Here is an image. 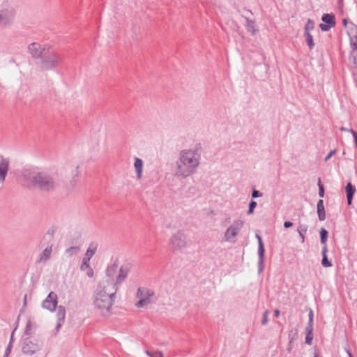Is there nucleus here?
<instances>
[{"mask_svg": "<svg viewBox=\"0 0 357 357\" xmlns=\"http://www.w3.org/2000/svg\"><path fill=\"white\" fill-rule=\"evenodd\" d=\"M98 244L96 242H91L86 251L85 255L92 257L97 251Z\"/></svg>", "mask_w": 357, "mask_h": 357, "instance_id": "20", "label": "nucleus"}, {"mask_svg": "<svg viewBox=\"0 0 357 357\" xmlns=\"http://www.w3.org/2000/svg\"><path fill=\"white\" fill-rule=\"evenodd\" d=\"M343 24H344V25H346V24H347V20H345V19H344V20H343Z\"/></svg>", "mask_w": 357, "mask_h": 357, "instance_id": "57", "label": "nucleus"}, {"mask_svg": "<svg viewBox=\"0 0 357 357\" xmlns=\"http://www.w3.org/2000/svg\"><path fill=\"white\" fill-rule=\"evenodd\" d=\"M318 185H319V195L320 197H323L324 195V186L321 183L320 178H319Z\"/></svg>", "mask_w": 357, "mask_h": 357, "instance_id": "36", "label": "nucleus"}, {"mask_svg": "<svg viewBox=\"0 0 357 357\" xmlns=\"http://www.w3.org/2000/svg\"><path fill=\"white\" fill-rule=\"evenodd\" d=\"M293 225L292 222H289V221H286L284 222V227L285 228H289L291 227V226Z\"/></svg>", "mask_w": 357, "mask_h": 357, "instance_id": "49", "label": "nucleus"}, {"mask_svg": "<svg viewBox=\"0 0 357 357\" xmlns=\"http://www.w3.org/2000/svg\"><path fill=\"white\" fill-rule=\"evenodd\" d=\"M118 287L112 281H102L97 287L93 296V305L104 317H109L112 313L113 305Z\"/></svg>", "mask_w": 357, "mask_h": 357, "instance_id": "2", "label": "nucleus"}, {"mask_svg": "<svg viewBox=\"0 0 357 357\" xmlns=\"http://www.w3.org/2000/svg\"><path fill=\"white\" fill-rule=\"evenodd\" d=\"M348 354H349V357H353V356H352V355H351V354L349 351H348Z\"/></svg>", "mask_w": 357, "mask_h": 357, "instance_id": "58", "label": "nucleus"}, {"mask_svg": "<svg viewBox=\"0 0 357 357\" xmlns=\"http://www.w3.org/2000/svg\"><path fill=\"white\" fill-rule=\"evenodd\" d=\"M135 297L138 298V301L135 303V307L137 308L145 307L155 302L154 291L145 287L137 289Z\"/></svg>", "mask_w": 357, "mask_h": 357, "instance_id": "5", "label": "nucleus"}, {"mask_svg": "<svg viewBox=\"0 0 357 357\" xmlns=\"http://www.w3.org/2000/svg\"><path fill=\"white\" fill-rule=\"evenodd\" d=\"M268 311L264 312L263 318L261 320L262 325H266L268 323Z\"/></svg>", "mask_w": 357, "mask_h": 357, "instance_id": "42", "label": "nucleus"}, {"mask_svg": "<svg viewBox=\"0 0 357 357\" xmlns=\"http://www.w3.org/2000/svg\"><path fill=\"white\" fill-rule=\"evenodd\" d=\"M332 27V26L325 23L319 24V28L322 31H328Z\"/></svg>", "mask_w": 357, "mask_h": 357, "instance_id": "39", "label": "nucleus"}, {"mask_svg": "<svg viewBox=\"0 0 357 357\" xmlns=\"http://www.w3.org/2000/svg\"><path fill=\"white\" fill-rule=\"evenodd\" d=\"M62 56L52 50L49 46L40 58V68L44 70L54 69L62 61Z\"/></svg>", "mask_w": 357, "mask_h": 357, "instance_id": "4", "label": "nucleus"}, {"mask_svg": "<svg viewBox=\"0 0 357 357\" xmlns=\"http://www.w3.org/2000/svg\"><path fill=\"white\" fill-rule=\"evenodd\" d=\"M48 46H42L38 43H32L28 46L29 52L33 58L40 59Z\"/></svg>", "mask_w": 357, "mask_h": 357, "instance_id": "11", "label": "nucleus"}, {"mask_svg": "<svg viewBox=\"0 0 357 357\" xmlns=\"http://www.w3.org/2000/svg\"><path fill=\"white\" fill-rule=\"evenodd\" d=\"M78 169H79V165H76L75 166L74 169L72 172L73 181H71V183H72L73 186L75 185V184H76V183H77V181L78 180V178H79V172Z\"/></svg>", "mask_w": 357, "mask_h": 357, "instance_id": "23", "label": "nucleus"}, {"mask_svg": "<svg viewBox=\"0 0 357 357\" xmlns=\"http://www.w3.org/2000/svg\"><path fill=\"white\" fill-rule=\"evenodd\" d=\"M202 149L196 146L179 151L174 166V176L185 179L195 174L200 166Z\"/></svg>", "mask_w": 357, "mask_h": 357, "instance_id": "1", "label": "nucleus"}, {"mask_svg": "<svg viewBox=\"0 0 357 357\" xmlns=\"http://www.w3.org/2000/svg\"><path fill=\"white\" fill-rule=\"evenodd\" d=\"M345 190L347 192V203L349 205H351L353 196L356 192V188L351 183H348L346 185Z\"/></svg>", "mask_w": 357, "mask_h": 357, "instance_id": "17", "label": "nucleus"}, {"mask_svg": "<svg viewBox=\"0 0 357 357\" xmlns=\"http://www.w3.org/2000/svg\"><path fill=\"white\" fill-rule=\"evenodd\" d=\"M307 325L313 326V319H309Z\"/></svg>", "mask_w": 357, "mask_h": 357, "instance_id": "52", "label": "nucleus"}, {"mask_svg": "<svg viewBox=\"0 0 357 357\" xmlns=\"http://www.w3.org/2000/svg\"><path fill=\"white\" fill-rule=\"evenodd\" d=\"M100 137H101L102 139H105V137L103 135H100Z\"/></svg>", "mask_w": 357, "mask_h": 357, "instance_id": "60", "label": "nucleus"}, {"mask_svg": "<svg viewBox=\"0 0 357 357\" xmlns=\"http://www.w3.org/2000/svg\"><path fill=\"white\" fill-rule=\"evenodd\" d=\"M256 206H257V202L255 201H251L250 202L249 209H248L247 213L248 215L252 214Z\"/></svg>", "mask_w": 357, "mask_h": 357, "instance_id": "34", "label": "nucleus"}, {"mask_svg": "<svg viewBox=\"0 0 357 357\" xmlns=\"http://www.w3.org/2000/svg\"><path fill=\"white\" fill-rule=\"evenodd\" d=\"M26 294L24 295V305H26Z\"/></svg>", "mask_w": 357, "mask_h": 357, "instance_id": "55", "label": "nucleus"}, {"mask_svg": "<svg viewBox=\"0 0 357 357\" xmlns=\"http://www.w3.org/2000/svg\"><path fill=\"white\" fill-rule=\"evenodd\" d=\"M256 238L258 241V251H264V246L261 236L257 234Z\"/></svg>", "mask_w": 357, "mask_h": 357, "instance_id": "33", "label": "nucleus"}, {"mask_svg": "<svg viewBox=\"0 0 357 357\" xmlns=\"http://www.w3.org/2000/svg\"><path fill=\"white\" fill-rule=\"evenodd\" d=\"M314 27V22L309 19L305 26V32L309 33V31L312 30Z\"/></svg>", "mask_w": 357, "mask_h": 357, "instance_id": "32", "label": "nucleus"}, {"mask_svg": "<svg viewBox=\"0 0 357 357\" xmlns=\"http://www.w3.org/2000/svg\"><path fill=\"white\" fill-rule=\"evenodd\" d=\"M87 272H86V275L89 278H92L93 276V270L91 267H89V268H87Z\"/></svg>", "mask_w": 357, "mask_h": 357, "instance_id": "46", "label": "nucleus"}, {"mask_svg": "<svg viewBox=\"0 0 357 357\" xmlns=\"http://www.w3.org/2000/svg\"><path fill=\"white\" fill-rule=\"evenodd\" d=\"M52 252V245L47 246L40 254L38 262L46 263L50 259Z\"/></svg>", "mask_w": 357, "mask_h": 357, "instance_id": "16", "label": "nucleus"}, {"mask_svg": "<svg viewBox=\"0 0 357 357\" xmlns=\"http://www.w3.org/2000/svg\"><path fill=\"white\" fill-rule=\"evenodd\" d=\"M321 243L326 245V241L328 238V231L324 228H321L320 230Z\"/></svg>", "mask_w": 357, "mask_h": 357, "instance_id": "28", "label": "nucleus"}, {"mask_svg": "<svg viewBox=\"0 0 357 357\" xmlns=\"http://www.w3.org/2000/svg\"><path fill=\"white\" fill-rule=\"evenodd\" d=\"M169 245L174 251H182L188 245L185 234L181 231H176L170 238Z\"/></svg>", "mask_w": 357, "mask_h": 357, "instance_id": "6", "label": "nucleus"}, {"mask_svg": "<svg viewBox=\"0 0 357 357\" xmlns=\"http://www.w3.org/2000/svg\"><path fill=\"white\" fill-rule=\"evenodd\" d=\"M349 60L357 68V52H351L349 56Z\"/></svg>", "mask_w": 357, "mask_h": 357, "instance_id": "35", "label": "nucleus"}, {"mask_svg": "<svg viewBox=\"0 0 357 357\" xmlns=\"http://www.w3.org/2000/svg\"><path fill=\"white\" fill-rule=\"evenodd\" d=\"M22 176L27 184L44 191L52 190L56 187L55 176L52 173L25 170Z\"/></svg>", "mask_w": 357, "mask_h": 357, "instance_id": "3", "label": "nucleus"}, {"mask_svg": "<svg viewBox=\"0 0 357 357\" xmlns=\"http://www.w3.org/2000/svg\"><path fill=\"white\" fill-rule=\"evenodd\" d=\"M280 310H275V311H274V315H275L276 317H278L280 315Z\"/></svg>", "mask_w": 357, "mask_h": 357, "instance_id": "51", "label": "nucleus"}, {"mask_svg": "<svg viewBox=\"0 0 357 357\" xmlns=\"http://www.w3.org/2000/svg\"><path fill=\"white\" fill-rule=\"evenodd\" d=\"M57 295L51 291L42 303V307L50 312H54L57 307Z\"/></svg>", "mask_w": 357, "mask_h": 357, "instance_id": "9", "label": "nucleus"}, {"mask_svg": "<svg viewBox=\"0 0 357 357\" xmlns=\"http://www.w3.org/2000/svg\"><path fill=\"white\" fill-rule=\"evenodd\" d=\"M117 268H118V266H117L116 264H114L112 266H110L109 267H108L106 271L107 275L109 278H112L114 277L115 273L116 272Z\"/></svg>", "mask_w": 357, "mask_h": 357, "instance_id": "25", "label": "nucleus"}, {"mask_svg": "<svg viewBox=\"0 0 357 357\" xmlns=\"http://www.w3.org/2000/svg\"><path fill=\"white\" fill-rule=\"evenodd\" d=\"M91 257H88L86 255H84V257H83V259H82V263H84V264H90V260H91Z\"/></svg>", "mask_w": 357, "mask_h": 357, "instance_id": "47", "label": "nucleus"}, {"mask_svg": "<svg viewBox=\"0 0 357 357\" xmlns=\"http://www.w3.org/2000/svg\"><path fill=\"white\" fill-rule=\"evenodd\" d=\"M12 348H13V345L11 344V342H9L8 346H7V348H6V349L5 351L3 357H8L9 356V355L10 354Z\"/></svg>", "mask_w": 357, "mask_h": 357, "instance_id": "38", "label": "nucleus"}, {"mask_svg": "<svg viewBox=\"0 0 357 357\" xmlns=\"http://www.w3.org/2000/svg\"><path fill=\"white\" fill-rule=\"evenodd\" d=\"M66 317V308L63 305H59L57 307L56 312V318H57V324L56 326V331H59L63 325Z\"/></svg>", "mask_w": 357, "mask_h": 357, "instance_id": "14", "label": "nucleus"}, {"mask_svg": "<svg viewBox=\"0 0 357 357\" xmlns=\"http://www.w3.org/2000/svg\"><path fill=\"white\" fill-rule=\"evenodd\" d=\"M308 317H309V319H313V318H314V313L312 310H310L309 312Z\"/></svg>", "mask_w": 357, "mask_h": 357, "instance_id": "50", "label": "nucleus"}, {"mask_svg": "<svg viewBox=\"0 0 357 357\" xmlns=\"http://www.w3.org/2000/svg\"><path fill=\"white\" fill-rule=\"evenodd\" d=\"M134 167L135 169L137 179H141L142 177L144 162L142 159L135 157Z\"/></svg>", "mask_w": 357, "mask_h": 357, "instance_id": "15", "label": "nucleus"}, {"mask_svg": "<svg viewBox=\"0 0 357 357\" xmlns=\"http://www.w3.org/2000/svg\"><path fill=\"white\" fill-rule=\"evenodd\" d=\"M130 272V266L128 264H125L121 266L119 269V274L116 277V281L114 282L113 280H111L117 287V284L122 283L125 281L126 278H127L128 273ZM107 281H110V280H108Z\"/></svg>", "mask_w": 357, "mask_h": 357, "instance_id": "13", "label": "nucleus"}, {"mask_svg": "<svg viewBox=\"0 0 357 357\" xmlns=\"http://www.w3.org/2000/svg\"><path fill=\"white\" fill-rule=\"evenodd\" d=\"M146 354L150 357H162V355L160 352H155L154 354H152L150 351H146Z\"/></svg>", "mask_w": 357, "mask_h": 357, "instance_id": "41", "label": "nucleus"}, {"mask_svg": "<svg viewBox=\"0 0 357 357\" xmlns=\"http://www.w3.org/2000/svg\"><path fill=\"white\" fill-rule=\"evenodd\" d=\"M341 131H347L351 132L354 138L356 146H357V132L352 129H348L344 127L340 128Z\"/></svg>", "mask_w": 357, "mask_h": 357, "instance_id": "31", "label": "nucleus"}, {"mask_svg": "<svg viewBox=\"0 0 357 357\" xmlns=\"http://www.w3.org/2000/svg\"><path fill=\"white\" fill-rule=\"evenodd\" d=\"M258 255H259V262H258L259 271L261 272L263 270V267H264V251H262V250L258 251Z\"/></svg>", "mask_w": 357, "mask_h": 357, "instance_id": "27", "label": "nucleus"}, {"mask_svg": "<svg viewBox=\"0 0 357 357\" xmlns=\"http://www.w3.org/2000/svg\"><path fill=\"white\" fill-rule=\"evenodd\" d=\"M40 349L39 345L33 342L30 338H26L22 344V352L26 355H33Z\"/></svg>", "mask_w": 357, "mask_h": 357, "instance_id": "10", "label": "nucleus"}, {"mask_svg": "<svg viewBox=\"0 0 357 357\" xmlns=\"http://www.w3.org/2000/svg\"><path fill=\"white\" fill-rule=\"evenodd\" d=\"M328 252V249L326 245L324 246L322 249V255L323 259L321 261V264L324 267H331L332 266V264L328 260L326 253Z\"/></svg>", "mask_w": 357, "mask_h": 357, "instance_id": "22", "label": "nucleus"}, {"mask_svg": "<svg viewBox=\"0 0 357 357\" xmlns=\"http://www.w3.org/2000/svg\"><path fill=\"white\" fill-rule=\"evenodd\" d=\"M307 230V227L306 225H301V227L298 229V231L301 238V241L303 243L305 241L304 233H305Z\"/></svg>", "mask_w": 357, "mask_h": 357, "instance_id": "30", "label": "nucleus"}, {"mask_svg": "<svg viewBox=\"0 0 357 357\" xmlns=\"http://www.w3.org/2000/svg\"><path fill=\"white\" fill-rule=\"evenodd\" d=\"M9 159L0 155V183H3L5 181L9 170Z\"/></svg>", "mask_w": 357, "mask_h": 357, "instance_id": "12", "label": "nucleus"}, {"mask_svg": "<svg viewBox=\"0 0 357 357\" xmlns=\"http://www.w3.org/2000/svg\"><path fill=\"white\" fill-rule=\"evenodd\" d=\"M246 20V29L249 32H251L252 33H255V22L248 19V17L245 18Z\"/></svg>", "mask_w": 357, "mask_h": 357, "instance_id": "24", "label": "nucleus"}, {"mask_svg": "<svg viewBox=\"0 0 357 357\" xmlns=\"http://www.w3.org/2000/svg\"><path fill=\"white\" fill-rule=\"evenodd\" d=\"M244 225V222L242 220H236L227 229L224 234V239L225 241L235 243L236 237L238 234L241 229Z\"/></svg>", "mask_w": 357, "mask_h": 357, "instance_id": "7", "label": "nucleus"}, {"mask_svg": "<svg viewBox=\"0 0 357 357\" xmlns=\"http://www.w3.org/2000/svg\"><path fill=\"white\" fill-rule=\"evenodd\" d=\"M47 235L50 236V237L52 238L53 236V231H51L50 230H49Z\"/></svg>", "mask_w": 357, "mask_h": 357, "instance_id": "53", "label": "nucleus"}, {"mask_svg": "<svg viewBox=\"0 0 357 357\" xmlns=\"http://www.w3.org/2000/svg\"><path fill=\"white\" fill-rule=\"evenodd\" d=\"M314 357H319L318 354L315 353Z\"/></svg>", "mask_w": 357, "mask_h": 357, "instance_id": "59", "label": "nucleus"}, {"mask_svg": "<svg viewBox=\"0 0 357 357\" xmlns=\"http://www.w3.org/2000/svg\"><path fill=\"white\" fill-rule=\"evenodd\" d=\"M317 207L319 219L321 221H324L326 219V213L324 206V201L322 199H319L318 201Z\"/></svg>", "mask_w": 357, "mask_h": 357, "instance_id": "18", "label": "nucleus"}, {"mask_svg": "<svg viewBox=\"0 0 357 357\" xmlns=\"http://www.w3.org/2000/svg\"><path fill=\"white\" fill-rule=\"evenodd\" d=\"M80 248L79 246H71L67 248L65 251V255L67 257H72L79 252Z\"/></svg>", "mask_w": 357, "mask_h": 357, "instance_id": "21", "label": "nucleus"}, {"mask_svg": "<svg viewBox=\"0 0 357 357\" xmlns=\"http://www.w3.org/2000/svg\"><path fill=\"white\" fill-rule=\"evenodd\" d=\"M336 152V150L334 149V150H332L329 152V153L326 155V157L325 158L324 160L325 161H327Z\"/></svg>", "mask_w": 357, "mask_h": 357, "instance_id": "44", "label": "nucleus"}, {"mask_svg": "<svg viewBox=\"0 0 357 357\" xmlns=\"http://www.w3.org/2000/svg\"><path fill=\"white\" fill-rule=\"evenodd\" d=\"M321 20L325 23L332 26H335V15L333 14H324L321 17Z\"/></svg>", "mask_w": 357, "mask_h": 357, "instance_id": "19", "label": "nucleus"}, {"mask_svg": "<svg viewBox=\"0 0 357 357\" xmlns=\"http://www.w3.org/2000/svg\"><path fill=\"white\" fill-rule=\"evenodd\" d=\"M305 38L307 43V46L310 50L313 49L314 46V43L313 41L312 36L310 33L305 32Z\"/></svg>", "mask_w": 357, "mask_h": 357, "instance_id": "26", "label": "nucleus"}, {"mask_svg": "<svg viewBox=\"0 0 357 357\" xmlns=\"http://www.w3.org/2000/svg\"><path fill=\"white\" fill-rule=\"evenodd\" d=\"M313 340V333H306L305 343L310 345Z\"/></svg>", "mask_w": 357, "mask_h": 357, "instance_id": "37", "label": "nucleus"}, {"mask_svg": "<svg viewBox=\"0 0 357 357\" xmlns=\"http://www.w3.org/2000/svg\"><path fill=\"white\" fill-rule=\"evenodd\" d=\"M313 326H307L305 327V333H313Z\"/></svg>", "mask_w": 357, "mask_h": 357, "instance_id": "48", "label": "nucleus"}, {"mask_svg": "<svg viewBox=\"0 0 357 357\" xmlns=\"http://www.w3.org/2000/svg\"><path fill=\"white\" fill-rule=\"evenodd\" d=\"M350 45L351 47V52H357V36L351 37L350 38Z\"/></svg>", "mask_w": 357, "mask_h": 357, "instance_id": "29", "label": "nucleus"}, {"mask_svg": "<svg viewBox=\"0 0 357 357\" xmlns=\"http://www.w3.org/2000/svg\"><path fill=\"white\" fill-rule=\"evenodd\" d=\"M262 197V193L260 192L259 191L257 190H252V197L254 199V198H257V197Z\"/></svg>", "mask_w": 357, "mask_h": 357, "instance_id": "40", "label": "nucleus"}, {"mask_svg": "<svg viewBox=\"0 0 357 357\" xmlns=\"http://www.w3.org/2000/svg\"><path fill=\"white\" fill-rule=\"evenodd\" d=\"M10 0H0V3H8Z\"/></svg>", "mask_w": 357, "mask_h": 357, "instance_id": "56", "label": "nucleus"}, {"mask_svg": "<svg viewBox=\"0 0 357 357\" xmlns=\"http://www.w3.org/2000/svg\"><path fill=\"white\" fill-rule=\"evenodd\" d=\"M15 11L13 8H7L0 10V27L9 25L13 22Z\"/></svg>", "mask_w": 357, "mask_h": 357, "instance_id": "8", "label": "nucleus"}, {"mask_svg": "<svg viewBox=\"0 0 357 357\" xmlns=\"http://www.w3.org/2000/svg\"><path fill=\"white\" fill-rule=\"evenodd\" d=\"M89 267H91L90 264L82 263L80 269H81V271H84L87 270V268H89Z\"/></svg>", "mask_w": 357, "mask_h": 357, "instance_id": "45", "label": "nucleus"}, {"mask_svg": "<svg viewBox=\"0 0 357 357\" xmlns=\"http://www.w3.org/2000/svg\"><path fill=\"white\" fill-rule=\"evenodd\" d=\"M32 328V324L30 321H28L26 326V328H25V333L26 335H29L30 334V331L31 330Z\"/></svg>", "mask_w": 357, "mask_h": 357, "instance_id": "43", "label": "nucleus"}, {"mask_svg": "<svg viewBox=\"0 0 357 357\" xmlns=\"http://www.w3.org/2000/svg\"><path fill=\"white\" fill-rule=\"evenodd\" d=\"M13 334H14V331H13V333L11 334L10 340V342H11L12 345H13Z\"/></svg>", "mask_w": 357, "mask_h": 357, "instance_id": "54", "label": "nucleus"}]
</instances>
